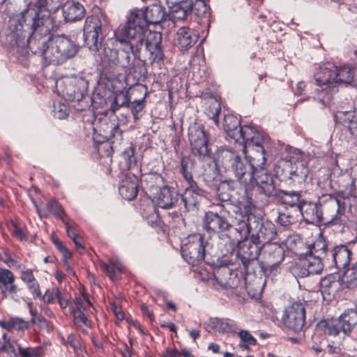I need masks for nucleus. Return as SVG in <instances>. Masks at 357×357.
<instances>
[{"label":"nucleus","instance_id":"nucleus-1","mask_svg":"<svg viewBox=\"0 0 357 357\" xmlns=\"http://www.w3.org/2000/svg\"><path fill=\"white\" fill-rule=\"evenodd\" d=\"M143 43L142 28L133 29L120 25L114 31V38L105 44L100 53L101 62L118 72L130 73L134 68L131 54L139 59Z\"/></svg>","mask_w":357,"mask_h":357},{"label":"nucleus","instance_id":"nucleus-2","mask_svg":"<svg viewBox=\"0 0 357 357\" xmlns=\"http://www.w3.org/2000/svg\"><path fill=\"white\" fill-rule=\"evenodd\" d=\"M52 13L42 8H38V10L26 9L20 16L10 20L9 37L20 47L29 44L32 49L34 45H38L37 36H45L58 26L57 22L51 15Z\"/></svg>","mask_w":357,"mask_h":357},{"label":"nucleus","instance_id":"nucleus-3","mask_svg":"<svg viewBox=\"0 0 357 357\" xmlns=\"http://www.w3.org/2000/svg\"><path fill=\"white\" fill-rule=\"evenodd\" d=\"M344 202L337 198L328 195L324 202L317 204L305 201L298 211L306 220L312 222H321L325 221L333 225H341L344 222L345 213Z\"/></svg>","mask_w":357,"mask_h":357},{"label":"nucleus","instance_id":"nucleus-4","mask_svg":"<svg viewBox=\"0 0 357 357\" xmlns=\"http://www.w3.org/2000/svg\"><path fill=\"white\" fill-rule=\"evenodd\" d=\"M40 53L49 63L59 65L73 58L78 52L79 47L69 37L56 35L47 40L41 37L38 40Z\"/></svg>","mask_w":357,"mask_h":357},{"label":"nucleus","instance_id":"nucleus-5","mask_svg":"<svg viewBox=\"0 0 357 357\" xmlns=\"http://www.w3.org/2000/svg\"><path fill=\"white\" fill-rule=\"evenodd\" d=\"M222 161L226 168L233 173L234 177L246 190L252 188L254 184L255 170L245 157L241 156L232 150H224L221 153Z\"/></svg>","mask_w":357,"mask_h":357},{"label":"nucleus","instance_id":"nucleus-6","mask_svg":"<svg viewBox=\"0 0 357 357\" xmlns=\"http://www.w3.org/2000/svg\"><path fill=\"white\" fill-rule=\"evenodd\" d=\"M166 17L165 10L158 4H153L147 7L144 11L142 10H135L131 11L128 22L126 24H121L123 26H128L133 29L142 28V35L143 41L145 38V32L146 31L147 24H158L162 22Z\"/></svg>","mask_w":357,"mask_h":357},{"label":"nucleus","instance_id":"nucleus-7","mask_svg":"<svg viewBox=\"0 0 357 357\" xmlns=\"http://www.w3.org/2000/svg\"><path fill=\"white\" fill-rule=\"evenodd\" d=\"M209 244L200 234L190 235L181 246V255L185 261L192 266L200 264L204 259Z\"/></svg>","mask_w":357,"mask_h":357},{"label":"nucleus","instance_id":"nucleus-8","mask_svg":"<svg viewBox=\"0 0 357 357\" xmlns=\"http://www.w3.org/2000/svg\"><path fill=\"white\" fill-rule=\"evenodd\" d=\"M337 66L331 63H324L317 68L314 73V79L317 86L321 87V91L325 92L326 96L319 95L320 101L325 105L332 96L335 84V73Z\"/></svg>","mask_w":357,"mask_h":357},{"label":"nucleus","instance_id":"nucleus-9","mask_svg":"<svg viewBox=\"0 0 357 357\" xmlns=\"http://www.w3.org/2000/svg\"><path fill=\"white\" fill-rule=\"evenodd\" d=\"M188 138L192 153L201 160L210 157L208 137L203 126L199 123L191 124L188 128Z\"/></svg>","mask_w":357,"mask_h":357},{"label":"nucleus","instance_id":"nucleus-10","mask_svg":"<svg viewBox=\"0 0 357 357\" xmlns=\"http://www.w3.org/2000/svg\"><path fill=\"white\" fill-rule=\"evenodd\" d=\"M102 22L98 16L91 15L86 19L84 26V40L85 45L96 52L102 45Z\"/></svg>","mask_w":357,"mask_h":357},{"label":"nucleus","instance_id":"nucleus-11","mask_svg":"<svg viewBox=\"0 0 357 357\" xmlns=\"http://www.w3.org/2000/svg\"><path fill=\"white\" fill-rule=\"evenodd\" d=\"M357 324V312L354 310L345 311L337 320L326 324V333L329 336L336 337L350 333Z\"/></svg>","mask_w":357,"mask_h":357},{"label":"nucleus","instance_id":"nucleus-12","mask_svg":"<svg viewBox=\"0 0 357 357\" xmlns=\"http://www.w3.org/2000/svg\"><path fill=\"white\" fill-rule=\"evenodd\" d=\"M328 261L315 257L314 255L305 254V256L298 259V261L291 268V272L295 277L304 278L310 275L320 273L324 265Z\"/></svg>","mask_w":357,"mask_h":357},{"label":"nucleus","instance_id":"nucleus-13","mask_svg":"<svg viewBox=\"0 0 357 357\" xmlns=\"http://www.w3.org/2000/svg\"><path fill=\"white\" fill-rule=\"evenodd\" d=\"M285 182L293 187L303 184L307 179L309 169L304 161L296 160L294 163L286 162L283 169Z\"/></svg>","mask_w":357,"mask_h":357},{"label":"nucleus","instance_id":"nucleus-14","mask_svg":"<svg viewBox=\"0 0 357 357\" xmlns=\"http://www.w3.org/2000/svg\"><path fill=\"white\" fill-rule=\"evenodd\" d=\"M251 225L253 227L251 234L252 242L259 243L261 246L271 243L276 236L275 225L269 221H262L253 216Z\"/></svg>","mask_w":357,"mask_h":357},{"label":"nucleus","instance_id":"nucleus-15","mask_svg":"<svg viewBox=\"0 0 357 357\" xmlns=\"http://www.w3.org/2000/svg\"><path fill=\"white\" fill-rule=\"evenodd\" d=\"M284 324L293 331H302L305 322V308L301 303H294L287 308L282 317Z\"/></svg>","mask_w":357,"mask_h":357},{"label":"nucleus","instance_id":"nucleus-16","mask_svg":"<svg viewBox=\"0 0 357 357\" xmlns=\"http://www.w3.org/2000/svg\"><path fill=\"white\" fill-rule=\"evenodd\" d=\"M162 35L160 32H145V38L143 45H146L147 59L151 63H159L163 59V52L161 50Z\"/></svg>","mask_w":357,"mask_h":357},{"label":"nucleus","instance_id":"nucleus-17","mask_svg":"<svg viewBox=\"0 0 357 357\" xmlns=\"http://www.w3.org/2000/svg\"><path fill=\"white\" fill-rule=\"evenodd\" d=\"M240 134L241 137L236 138L235 142L243 144L244 153H247L248 149L261 143L267 144L271 140L267 135L260 133L249 126L242 127Z\"/></svg>","mask_w":357,"mask_h":357},{"label":"nucleus","instance_id":"nucleus-18","mask_svg":"<svg viewBox=\"0 0 357 357\" xmlns=\"http://www.w3.org/2000/svg\"><path fill=\"white\" fill-rule=\"evenodd\" d=\"M214 279L224 289H235L241 282V278L236 270L228 266H220L213 273Z\"/></svg>","mask_w":357,"mask_h":357},{"label":"nucleus","instance_id":"nucleus-19","mask_svg":"<svg viewBox=\"0 0 357 357\" xmlns=\"http://www.w3.org/2000/svg\"><path fill=\"white\" fill-rule=\"evenodd\" d=\"M225 211H220V213L212 211L207 212L204 220V229L208 231L213 232L228 230L231 225L225 216Z\"/></svg>","mask_w":357,"mask_h":357},{"label":"nucleus","instance_id":"nucleus-20","mask_svg":"<svg viewBox=\"0 0 357 357\" xmlns=\"http://www.w3.org/2000/svg\"><path fill=\"white\" fill-rule=\"evenodd\" d=\"M261 257L267 267L277 266L284 259V250L275 243H268L261 247Z\"/></svg>","mask_w":357,"mask_h":357},{"label":"nucleus","instance_id":"nucleus-21","mask_svg":"<svg viewBox=\"0 0 357 357\" xmlns=\"http://www.w3.org/2000/svg\"><path fill=\"white\" fill-rule=\"evenodd\" d=\"M204 197V190L196 182L188 183L181 198L186 211L195 210Z\"/></svg>","mask_w":357,"mask_h":357},{"label":"nucleus","instance_id":"nucleus-22","mask_svg":"<svg viewBox=\"0 0 357 357\" xmlns=\"http://www.w3.org/2000/svg\"><path fill=\"white\" fill-rule=\"evenodd\" d=\"M15 276L8 269L0 268V289L6 296H10L15 301H19L17 296L18 287L14 283Z\"/></svg>","mask_w":357,"mask_h":357},{"label":"nucleus","instance_id":"nucleus-23","mask_svg":"<svg viewBox=\"0 0 357 357\" xmlns=\"http://www.w3.org/2000/svg\"><path fill=\"white\" fill-rule=\"evenodd\" d=\"M255 182L258 191L271 197L275 192V185L273 177L264 169L256 171L254 175V183Z\"/></svg>","mask_w":357,"mask_h":357},{"label":"nucleus","instance_id":"nucleus-24","mask_svg":"<svg viewBox=\"0 0 357 357\" xmlns=\"http://www.w3.org/2000/svg\"><path fill=\"white\" fill-rule=\"evenodd\" d=\"M269 146L270 142L267 144L261 143L248 149L250 150V154L247 155L245 153V157L252 166L255 172L265 168L266 162L265 149L268 148Z\"/></svg>","mask_w":357,"mask_h":357},{"label":"nucleus","instance_id":"nucleus-25","mask_svg":"<svg viewBox=\"0 0 357 357\" xmlns=\"http://www.w3.org/2000/svg\"><path fill=\"white\" fill-rule=\"evenodd\" d=\"M178 196L179 195L174 188L164 185L159 188L155 199L159 207L168 209L175 206L178 200Z\"/></svg>","mask_w":357,"mask_h":357},{"label":"nucleus","instance_id":"nucleus-26","mask_svg":"<svg viewBox=\"0 0 357 357\" xmlns=\"http://www.w3.org/2000/svg\"><path fill=\"white\" fill-rule=\"evenodd\" d=\"M329 265H334L337 269L344 268L350 261L351 252L344 245L335 246L331 251Z\"/></svg>","mask_w":357,"mask_h":357},{"label":"nucleus","instance_id":"nucleus-27","mask_svg":"<svg viewBox=\"0 0 357 357\" xmlns=\"http://www.w3.org/2000/svg\"><path fill=\"white\" fill-rule=\"evenodd\" d=\"M86 85V82L82 79L65 82L62 95L68 100H79L83 98Z\"/></svg>","mask_w":357,"mask_h":357},{"label":"nucleus","instance_id":"nucleus-28","mask_svg":"<svg viewBox=\"0 0 357 357\" xmlns=\"http://www.w3.org/2000/svg\"><path fill=\"white\" fill-rule=\"evenodd\" d=\"M198 38L199 36L194 30L183 26L178 30L175 43L181 51H185L192 47Z\"/></svg>","mask_w":357,"mask_h":357},{"label":"nucleus","instance_id":"nucleus-29","mask_svg":"<svg viewBox=\"0 0 357 357\" xmlns=\"http://www.w3.org/2000/svg\"><path fill=\"white\" fill-rule=\"evenodd\" d=\"M261 247L259 243H252V240L248 245L244 244L240 247L238 256L245 266H247L250 261L257 259L258 256H261Z\"/></svg>","mask_w":357,"mask_h":357},{"label":"nucleus","instance_id":"nucleus-30","mask_svg":"<svg viewBox=\"0 0 357 357\" xmlns=\"http://www.w3.org/2000/svg\"><path fill=\"white\" fill-rule=\"evenodd\" d=\"M280 202L288 206L296 208L298 211L305 204V199L302 197L301 192L295 190H280L278 195Z\"/></svg>","mask_w":357,"mask_h":357},{"label":"nucleus","instance_id":"nucleus-31","mask_svg":"<svg viewBox=\"0 0 357 357\" xmlns=\"http://www.w3.org/2000/svg\"><path fill=\"white\" fill-rule=\"evenodd\" d=\"M192 2L190 0L175 3L171 8L170 18L174 23L184 20L191 13Z\"/></svg>","mask_w":357,"mask_h":357},{"label":"nucleus","instance_id":"nucleus-32","mask_svg":"<svg viewBox=\"0 0 357 357\" xmlns=\"http://www.w3.org/2000/svg\"><path fill=\"white\" fill-rule=\"evenodd\" d=\"M119 194L127 200L135 199L138 193V185L136 177H128L123 179L120 183Z\"/></svg>","mask_w":357,"mask_h":357},{"label":"nucleus","instance_id":"nucleus-33","mask_svg":"<svg viewBox=\"0 0 357 357\" xmlns=\"http://www.w3.org/2000/svg\"><path fill=\"white\" fill-rule=\"evenodd\" d=\"M235 325V322L231 319L212 318L209 321L206 331L215 334L229 333L234 328Z\"/></svg>","mask_w":357,"mask_h":357},{"label":"nucleus","instance_id":"nucleus-34","mask_svg":"<svg viewBox=\"0 0 357 357\" xmlns=\"http://www.w3.org/2000/svg\"><path fill=\"white\" fill-rule=\"evenodd\" d=\"M84 8L79 2L66 3L63 8V15L67 22L79 20L84 16Z\"/></svg>","mask_w":357,"mask_h":357},{"label":"nucleus","instance_id":"nucleus-35","mask_svg":"<svg viewBox=\"0 0 357 357\" xmlns=\"http://www.w3.org/2000/svg\"><path fill=\"white\" fill-rule=\"evenodd\" d=\"M223 128L227 135L234 141L236 138L241 137V126L239 119L233 115H226L224 118Z\"/></svg>","mask_w":357,"mask_h":357},{"label":"nucleus","instance_id":"nucleus-36","mask_svg":"<svg viewBox=\"0 0 357 357\" xmlns=\"http://www.w3.org/2000/svg\"><path fill=\"white\" fill-rule=\"evenodd\" d=\"M307 254L319 257L324 259V261L330 263L329 254L327 253V244L322 237L317 238L308 247Z\"/></svg>","mask_w":357,"mask_h":357},{"label":"nucleus","instance_id":"nucleus-37","mask_svg":"<svg viewBox=\"0 0 357 357\" xmlns=\"http://www.w3.org/2000/svg\"><path fill=\"white\" fill-rule=\"evenodd\" d=\"M336 116L347 127L350 134L357 139V114L355 112H338Z\"/></svg>","mask_w":357,"mask_h":357},{"label":"nucleus","instance_id":"nucleus-38","mask_svg":"<svg viewBox=\"0 0 357 357\" xmlns=\"http://www.w3.org/2000/svg\"><path fill=\"white\" fill-rule=\"evenodd\" d=\"M335 74V84H350L354 81V78L357 75V69L349 66H342L340 68L337 66Z\"/></svg>","mask_w":357,"mask_h":357},{"label":"nucleus","instance_id":"nucleus-39","mask_svg":"<svg viewBox=\"0 0 357 357\" xmlns=\"http://www.w3.org/2000/svg\"><path fill=\"white\" fill-rule=\"evenodd\" d=\"M37 211L38 214L42 217H47L49 214V213H52L54 215H55L56 217L61 219L63 222L64 220V216H65V212L61 207V205L59 204L55 200L50 201L46 204V208H39L37 206H36Z\"/></svg>","mask_w":357,"mask_h":357},{"label":"nucleus","instance_id":"nucleus-40","mask_svg":"<svg viewBox=\"0 0 357 357\" xmlns=\"http://www.w3.org/2000/svg\"><path fill=\"white\" fill-rule=\"evenodd\" d=\"M0 325L8 331H24L30 328V322L20 317H11L8 321H1Z\"/></svg>","mask_w":357,"mask_h":357},{"label":"nucleus","instance_id":"nucleus-41","mask_svg":"<svg viewBox=\"0 0 357 357\" xmlns=\"http://www.w3.org/2000/svg\"><path fill=\"white\" fill-rule=\"evenodd\" d=\"M102 268L112 280L118 279L123 268L120 262L114 259H111L108 264L103 263Z\"/></svg>","mask_w":357,"mask_h":357},{"label":"nucleus","instance_id":"nucleus-42","mask_svg":"<svg viewBox=\"0 0 357 357\" xmlns=\"http://www.w3.org/2000/svg\"><path fill=\"white\" fill-rule=\"evenodd\" d=\"M194 165V161L189 157H183L181 160V172L188 183L195 182L192 177Z\"/></svg>","mask_w":357,"mask_h":357},{"label":"nucleus","instance_id":"nucleus-43","mask_svg":"<svg viewBox=\"0 0 357 357\" xmlns=\"http://www.w3.org/2000/svg\"><path fill=\"white\" fill-rule=\"evenodd\" d=\"M253 216L248 217V221L241 220L237 224L235 230L239 234L238 241L246 240L251 233L252 234L253 227L251 225L252 221H253Z\"/></svg>","mask_w":357,"mask_h":357},{"label":"nucleus","instance_id":"nucleus-44","mask_svg":"<svg viewBox=\"0 0 357 357\" xmlns=\"http://www.w3.org/2000/svg\"><path fill=\"white\" fill-rule=\"evenodd\" d=\"M342 282L347 288L357 286V264L349 268L342 277Z\"/></svg>","mask_w":357,"mask_h":357},{"label":"nucleus","instance_id":"nucleus-45","mask_svg":"<svg viewBox=\"0 0 357 357\" xmlns=\"http://www.w3.org/2000/svg\"><path fill=\"white\" fill-rule=\"evenodd\" d=\"M63 0H38L36 4L38 8L55 13L63 5Z\"/></svg>","mask_w":357,"mask_h":357},{"label":"nucleus","instance_id":"nucleus-46","mask_svg":"<svg viewBox=\"0 0 357 357\" xmlns=\"http://www.w3.org/2000/svg\"><path fill=\"white\" fill-rule=\"evenodd\" d=\"M4 344L1 350L6 351L9 357H17L19 354L18 347H20L15 342H11L9 338H7L6 334L3 335Z\"/></svg>","mask_w":357,"mask_h":357},{"label":"nucleus","instance_id":"nucleus-47","mask_svg":"<svg viewBox=\"0 0 357 357\" xmlns=\"http://www.w3.org/2000/svg\"><path fill=\"white\" fill-rule=\"evenodd\" d=\"M71 314L74 317V322L78 327L86 326L91 327V321L88 319L87 317L84 314V312L70 311Z\"/></svg>","mask_w":357,"mask_h":357},{"label":"nucleus","instance_id":"nucleus-48","mask_svg":"<svg viewBox=\"0 0 357 357\" xmlns=\"http://www.w3.org/2000/svg\"><path fill=\"white\" fill-rule=\"evenodd\" d=\"M221 111L220 103L214 100L210 103L207 109V114L212 119L215 123L218 121V116Z\"/></svg>","mask_w":357,"mask_h":357},{"label":"nucleus","instance_id":"nucleus-49","mask_svg":"<svg viewBox=\"0 0 357 357\" xmlns=\"http://www.w3.org/2000/svg\"><path fill=\"white\" fill-rule=\"evenodd\" d=\"M144 98L145 97H144L142 100H135L128 103L127 105V107L130 109L132 114L135 119H139L137 114L144 109L143 102L144 101Z\"/></svg>","mask_w":357,"mask_h":357},{"label":"nucleus","instance_id":"nucleus-50","mask_svg":"<svg viewBox=\"0 0 357 357\" xmlns=\"http://www.w3.org/2000/svg\"><path fill=\"white\" fill-rule=\"evenodd\" d=\"M127 102V96L124 95H119L115 97L113 102L111 105V110L115 112L121 107L124 106Z\"/></svg>","mask_w":357,"mask_h":357},{"label":"nucleus","instance_id":"nucleus-51","mask_svg":"<svg viewBox=\"0 0 357 357\" xmlns=\"http://www.w3.org/2000/svg\"><path fill=\"white\" fill-rule=\"evenodd\" d=\"M238 336L241 340L250 345H255L257 343L256 339L249 333L248 331L241 330L238 333Z\"/></svg>","mask_w":357,"mask_h":357},{"label":"nucleus","instance_id":"nucleus-52","mask_svg":"<svg viewBox=\"0 0 357 357\" xmlns=\"http://www.w3.org/2000/svg\"><path fill=\"white\" fill-rule=\"evenodd\" d=\"M336 337H338L337 340L335 341H332V342L328 345V351L331 354H337L340 351V347L342 344V340L344 338L340 335H337Z\"/></svg>","mask_w":357,"mask_h":357},{"label":"nucleus","instance_id":"nucleus-53","mask_svg":"<svg viewBox=\"0 0 357 357\" xmlns=\"http://www.w3.org/2000/svg\"><path fill=\"white\" fill-rule=\"evenodd\" d=\"M55 116L59 119H63L68 114V107L64 104H59L58 106H54Z\"/></svg>","mask_w":357,"mask_h":357},{"label":"nucleus","instance_id":"nucleus-54","mask_svg":"<svg viewBox=\"0 0 357 357\" xmlns=\"http://www.w3.org/2000/svg\"><path fill=\"white\" fill-rule=\"evenodd\" d=\"M18 351L21 357H38V351L34 348L28 347L23 349L19 347Z\"/></svg>","mask_w":357,"mask_h":357},{"label":"nucleus","instance_id":"nucleus-55","mask_svg":"<svg viewBox=\"0 0 357 357\" xmlns=\"http://www.w3.org/2000/svg\"><path fill=\"white\" fill-rule=\"evenodd\" d=\"M135 149L132 146H130L123 152V157L127 160V162L131 165L132 163L135 164Z\"/></svg>","mask_w":357,"mask_h":357},{"label":"nucleus","instance_id":"nucleus-56","mask_svg":"<svg viewBox=\"0 0 357 357\" xmlns=\"http://www.w3.org/2000/svg\"><path fill=\"white\" fill-rule=\"evenodd\" d=\"M31 324H38L41 328L46 329L47 331L50 330L49 322L41 315L34 319H31Z\"/></svg>","mask_w":357,"mask_h":357},{"label":"nucleus","instance_id":"nucleus-57","mask_svg":"<svg viewBox=\"0 0 357 357\" xmlns=\"http://www.w3.org/2000/svg\"><path fill=\"white\" fill-rule=\"evenodd\" d=\"M86 304L85 302L80 298H77L74 301V306L70 307V311L77 312H84L86 310Z\"/></svg>","mask_w":357,"mask_h":357},{"label":"nucleus","instance_id":"nucleus-58","mask_svg":"<svg viewBox=\"0 0 357 357\" xmlns=\"http://www.w3.org/2000/svg\"><path fill=\"white\" fill-rule=\"evenodd\" d=\"M109 307L111 311L115 314L116 318L119 320H122L124 319V314L122 311V309L120 306H119L114 302L109 303Z\"/></svg>","mask_w":357,"mask_h":357},{"label":"nucleus","instance_id":"nucleus-59","mask_svg":"<svg viewBox=\"0 0 357 357\" xmlns=\"http://www.w3.org/2000/svg\"><path fill=\"white\" fill-rule=\"evenodd\" d=\"M293 218L284 213H280L278 217V222L282 226H288L292 223Z\"/></svg>","mask_w":357,"mask_h":357},{"label":"nucleus","instance_id":"nucleus-60","mask_svg":"<svg viewBox=\"0 0 357 357\" xmlns=\"http://www.w3.org/2000/svg\"><path fill=\"white\" fill-rule=\"evenodd\" d=\"M27 284L28 288L33 294V297L38 298L41 296L39 284L37 282L36 280L33 282H31Z\"/></svg>","mask_w":357,"mask_h":357},{"label":"nucleus","instance_id":"nucleus-61","mask_svg":"<svg viewBox=\"0 0 357 357\" xmlns=\"http://www.w3.org/2000/svg\"><path fill=\"white\" fill-rule=\"evenodd\" d=\"M21 279L26 284L33 282L36 280L32 271L30 269L22 271Z\"/></svg>","mask_w":357,"mask_h":357},{"label":"nucleus","instance_id":"nucleus-62","mask_svg":"<svg viewBox=\"0 0 357 357\" xmlns=\"http://www.w3.org/2000/svg\"><path fill=\"white\" fill-rule=\"evenodd\" d=\"M54 244L57 247V248L61 251L63 254L64 259H68L71 257V252L67 249L66 246H64L59 241L56 240L54 241Z\"/></svg>","mask_w":357,"mask_h":357},{"label":"nucleus","instance_id":"nucleus-63","mask_svg":"<svg viewBox=\"0 0 357 357\" xmlns=\"http://www.w3.org/2000/svg\"><path fill=\"white\" fill-rule=\"evenodd\" d=\"M56 297V289L46 291L43 300L46 303H53Z\"/></svg>","mask_w":357,"mask_h":357},{"label":"nucleus","instance_id":"nucleus-64","mask_svg":"<svg viewBox=\"0 0 357 357\" xmlns=\"http://www.w3.org/2000/svg\"><path fill=\"white\" fill-rule=\"evenodd\" d=\"M56 298L58 299L61 308H66L68 305V300L63 297L60 290L56 288Z\"/></svg>","mask_w":357,"mask_h":357}]
</instances>
